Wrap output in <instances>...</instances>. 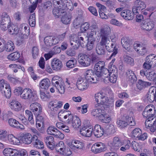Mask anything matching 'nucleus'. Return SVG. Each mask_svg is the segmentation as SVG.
Listing matches in <instances>:
<instances>
[{
    "instance_id": "obj_1",
    "label": "nucleus",
    "mask_w": 156,
    "mask_h": 156,
    "mask_svg": "<svg viewBox=\"0 0 156 156\" xmlns=\"http://www.w3.org/2000/svg\"><path fill=\"white\" fill-rule=\"evenodd\" d=\"M155 110L153 105H148L145 108L142 115L144 117L147 118L145 122L146 128L149 129L152 132L156 129V118H152L155 115Z\"/></svg>"
},
{
    "instance_id": "obj_2",
    "label": "nucleus",
    "mask_w": 156,
    "mask_h": 156,
    "mask_svg": "<svg viewBox=\"0 0 156 156\" xmlns=\"http://www.w3.org/2000/svg\"><path fill=\"white\" fill-rule=\"evenodd\" d=\"M110 41L107 36H103L101 37L100 41L98 44L105 47L106 50L109 52L113 51L109 59H111L112 57H114L117 53V49L116 47L113 44H109Z\"/></svg>"
},
{
    "instance_id": "obj_3",
    "label": "nucleus",
    "mask_w": 156,
    "mask_h": 156,
    "mask_svg": "<svg viewBox=\"0 0 156 156\" xmlns=\"http://www.w3.org/2000/svg\"><path fill=\"white\" fill-rule=\"evenodd\" d=\"M109 74L108 75L102 76L101 78L105 83L110 81L114 83L116 82L118 75L117 69L115 66H112L108 69Z\"/></svg>"
},
{
    "instance_id": "obj_4",
    "label": "nucleus",
    "mask_w": 156,
    "mask_h": 156,
    "mask_svg": "<svg viewBox=\"0 0 156 156\" xmlns=\"http://www.w3.org/2000/svg\"><path fill=\"white\" fill-rule=\"evenodd\" d=\"M105 63L104 61H99L96 63L94 69L96 70L95 73L97 77H101L109 74L108 69L105 68Z\"/></svg>"
},
{
    "instance_id": "obj_5",
    "label": "nucleus",
    "mask_w": 156,
    "mask_h": 156,
    "mask_svg": "<svg viewBox=\"0 0 156 156\" xmlns=\"http://www.w3.org/2000/svg\"><path fill=\"white\" fill-rule=\"evenodd\" d=\"M156 66V56L154 55H150L146 57L145 61L143 65V68L147 70L151 69L152 66Z\"/></svg>"
},
{
    "instance_id": "obj_6",
    "label": "nucleus",
    "mask_w": 156,
    "mask_h": 156,
    "mask_svg": "<svg viewBox=\"0 0 156 156\" xmlns=\"http://www.w3.org/2000/svg\"><path fill=\"white\" fill-rule=\"evenodd\" d=\"M68 145L72 150L75 152L83 150L84 146L83 143L76 140H72L69 143Z\"/></svg>"
},
{
    "instance_id": "obj_7",
    "label": "nucleus",
    "mask_w": 156,
    "mask_h": 156,
    "mask_svg": "<svg viewBox=\"0 0 156 156\" xmlns=\"http://www.w3.org/2000/svg\"><path fill=\"white\" fill-rule=\"evenodd\" d=\"M54 5H60L63 9L72 10L73 9V6L71 0H55Z\"/></svg>"
},
{
    "instance_id": "obj_8",
    "label": "nucleus",
    "mask_w": 156,
    "mask_h": 156,
    "mask_svg": "<svg viewBox=\"0 0 156 156\" xmlns=\"http://www.w3.org/2000/svg\"><path fill=\"white\" fill-rule=\"evenodd\" d=\"M125 118V120H119L117 121V124L120 128L126 127L128 125L130 126L135 125V121L133 120V117H130L127 116Z\"/></svg>"
},
{
    "instance_id": "obj_9",
    "label": "nucleus",
    "mask_w": 156,
    "mask_h": 156,
    "mask_svg": "<svg viewBox=\"0 0 156 156\" xmlns=\"http://www.w3.org/2000/svg\"><path fill=\"white\" fill-rule=\"evenodd\" d=\"M146 7V5L143 2L140 0H136L134 2L133 6L132 7V12L134 14L139 13L144 9Z\"/></svg>"
},
{
    "instance_id": "obj_10",
    "label": "nucleus",
    "mask_w": 156,
    "mask_h": 156,
    "mask_svg": "<svg viewBox=\"0 0 156 156\" xmlns=\"http://www.w3.org/2000/svg\"><path fill=\"white\" fill-rule=\"evenodd\" d=\"M84 76L87 81L91 83H96L98 80L95 77L94 71L91 69H89L85 72Z\"/></svg>"
},
{
    "instance_id": "obj_11",
    "label": "nucleus",
    "mask_w": 156,
    "mask_h": 156,
    "mask_svg": "<svg viewBox=\"0 0 156 156\" xmlns=\"http://www.w3.org/2000/svg\"><path fill=\"white\" fill-rule=\"evenodd\" d=\"M95 100L98 104H106L108 99L102 92H99L95 94Z\"/></svg>"
},
{
    "instance_id": "obj_12",
    "label": "nucleus",
    "mask_w": 156,
    "mask_h": 156,
    "mask_svg": "<svg viewBox=\"0 0 156 156\" xmlns=\"http://www.w3.org/2000/svg\"><path fill=\"white\" fill-rule=\"evenodd\" d=\"M106 150L105 144L101 142H98L94 144L91 147L92 151L95 153L104 151Z\"/></svg>"
},
{
    "instance_id": "obj_13",
    "label": "nucleus",
    "mask_w": 156,
    "mask_h": 156,
    "mask_svg": "<svg viewBox=\"0 0 156 156\" xmlns=\"http://www.w3.org/2000/svg\"><path fill=\"white\" fill-rule=\"evenodd\" d=\"M37 139V136L36 135L32 136L30 133L23 134L21 136V139L23 142L26 144L29 145L34 140Z\"/></svg>"
},
{
    "instance_id": "obj_14",
    "label": "nucleus",
    "mask_w": 156,
    "mask_h": 156,
    "mask_svg": "<svg viewBox=\"0 0 156 156\" xmlns=\"http://www.w3.org/2000/svg\"><path fill=\"white\" fill-rule=\"evenodd\" d=\"M21 97L24 99H30L35 98V96L33 94L32 90L29 88L24 89L20 94Z\"/></svg>"
},
{
    "instance_id": "obj_15",
    "label": "nucleus",
    "mask_w": 156,
    "mask_h": 156,
    "mask_svg": "<svg viewBox=\"0 0 156 156\" xmlns=\"http://www.w3.org/2000/svg\"><path fill=\"white\" fill-rule=\"evenodd\" d=\"M62 105V101L55 100L50 102L48 107L51 111L55 112L61 108Z\"/></svg>"
},
{
    "instance_id": "obj_16",
    "label": "nucleus",
    "mask_w": 156,
    "mask_h": 156,
    "mask_svg": "<svg viewBox=\"0 0 156 156\" xmlns=\"http://www.w3.org/2000/svg\"><path fill=\"white\" fill-rule=\"evenodd\" d=\"M80 64L84 67H87L91 64V60L89 56L85 54L81 55L79 58Z\"/></svg>"
},
{
    "instance_id": "obj_17",
    "label": "nucleus",
    "mask_w": 156,
    "mask_h": 156,
    "mask_svg": "<svg viewBox=\"0 0 156 156\" xmlns=\"http://www.w3.org/2000/svg\"><path fill=\"white\" fill-rule=\"evenodd\" d=\"M140 26L142 30L149 32L154 27V23L153 21H146L141 23Z\"/></svg>"
},
{
    "instance_id": "obj_18",
    "label": "nucleus",
    "mask_w": 156,
    "mask_h": 156,
    "mask_svg": "<svg viewBox=\"0 0 156 156\" xmlns=\"http://www.w3.org/2000/svg\"><path fill=\"white\" fill-rule=\"evenodd\" d=\"M134 48L139 56H142L147 53V49L146 47L139 44L135 43Z\"/></svg>"
},
{
    "instance_id": "obj_19",
    "label": "nucleus",
    "mask_w": 156,
    "mask_h": 156,
    "mask_svg": "<svg viewBox=\"0 0 156 156\" xmlns=\"http://www.w3.org/2000/svg\"><path fill=\"white\" fill-rule=\"evenodd\" d=\"M63 65L62 61L56 58H53L51 62V67L54 71H58L61 70L62 67Z\"/></svg>"
},
{
    "instance_id": "obj_20",
    "label": "nucleus",
    "mask_w": 156,
    "mask_h": 156,
    "mask_svg": "<svg viewBox=\"0 0 156 156\" xmlns=\"http://www.w3.org/2000/svg\"><path fill=\"white\" fill-rule=\"evenodd\" d=\"M87 81V80L81 77L79 78L76 82L77 88L81 90L87 89L88 87Z\"/></svg>"
},
{
    "instance_id": "obj_21",
    "label": "nucleus",
    "mask_w": 156,
    "mask_h": 156,
    "mask_svg": "<svg viewBox=\"0 0 156 156\" xmlns=\"http://www.w3.org/2000/svg\"><path fill=\"white\" fill-rule=\"evenodd\" d=\"M30 109L34 115L40 114L42 112L41 106L38 103L35 102L31 104L30 106Z\"/></svg>"
},
{
    "instance_id": "obj_22",
    "label": "nucleus",
    "mask_w": 156,
    "mask_h": 156,
    "mask_svg": "<svg viewBox=\"0 0 156 156\" xmlns=\"http://www.w3.org/2000/svg\"><path fill=\"white\" fill-rule=\"evenodd\" d=\"M93 128L92 126H90L87 127H84L80 130L81 134L86 137H90L93 133Z\"/></svg>"
},
{
    "instance_id": "obj_23",
    "label": "nucleus",
    "mask_w": 156,
    "mask_h": 156,
    "mask_svg": "<svg viewBox=\"0 0 156 156\" xmlns=\"http://www.w3.org/2000/svg\"><path fill=\"white\" fill-rule=\"evenodd\" d=\"M3 153L5 156H17L19 153L16 149L6 148L4 150Z\"/></svg>"
},
{
    "instance_id": "obj_24",
    "label": "nucleus",
    "mask_w": 156,
    "mask_h": 156,
    "mask_svg": "<svg viewBox=\"0 0 156 156\" xmlns=\"http://www.w3.org/2000/svg\"><path fill=\"white\" fill-rule=\"evenodd\" d=\"M9 106L11 109L16 112H18L21 110V105L17 101L12 100L9 103Z\"/></svg>"
},
{
    "instance_id": "obj_25",
    "label": "nucleus",
    "mask_w": 156,
    "mask_h": 156,
    "mask_svg": "<svg viewBox=\"0 0 156 156\" xmlns=\"http://www.w3.org/2000/svg\"><path fill=\"white\" fill-rule=\"evenodd\" d=\"M122 142L119 138L117 136L114 137L112 143V148L114 150H116L119 149V147L122 145Z\"/></svg>"
},
{
    "instance_id": "obj_26",
    "label": "nucleus",
    "mask_w": 156,
    "mask_h": 156,
    "mask_svg": "<svg viewBox=\"0 0 156 156\" xmlns=\"http://www.w3.org/2000/svg\"><path fill=\"white\" fill-rule=\"evenodd\" d=\"M126 76L128 81L132 83H134L137 80V78L133 71L130 69H128L126 72Z\"/></svg>"
},
{
    "instance_id": "obj_27",
    "label": "nucleus",
    "mask_w": 156,
    "mask_h": 156,
    "mask_svg": "<svg viewBox=\"0 0 156 156\" xmlns=\"http://www.w3.org/2000/svg\"><path fill=\"white\" fill-rule=\"evenodd\" d=\"M50 84V81L48 79L45 78L42 80L39 83L40 90L41 89L44 90H48Z\"/></svg>"
},
{
    "instance_id": "obj_28",
    "label": "nucleus",
    "mask_w": 156,
    "mask_h": 156,
    "mask_svg": "<svg viewBox=\"0 0 156 156\" xmlns=\"http://www.w3.org/2000/svg\"><path fill=\"white\" fill-rule=\"evenodd\" d=\"M77 39L74 35H71L69 37L70 44L74 49L78 48L80 45Z\"/></svg>"
},
{
    "instance_id": "obj_29",
    "label": "nucleus",
    "mask_w": 156,
    "mask_h": 156,
    "mask_svg": "<svg viewBox=\"0 0 156 156\" xmlns=\"http://www.w3.org/2000/svg\"><path fill=\"white\" fill-rule=\"evenodd\" d=\"M104 133V130L99 125H96L94 129V134L97 137L101 136Z\"/></svg>"
},
{
    "instance_id": "obj_30",
    "label": "nucleus",
    "mask_w": 156,
    "mask_h": 156,
    "mask_svg": "<svg viewBox=\"0 0 156 156\" xmlns=\"http://www.w3.org/2000/svg\"><path fill=\"white\" fill-rule=\"evenodd\" d=\"M65 10L63 9L61 6L59 5L58 7H55L53 9V13L55 17L58 18L65 12Z\"/></svg>"
},
{
    "instance_id": "obj_31",
    "label": "nucleus",
    "mask_w": 156,
    "mask_h": 156,
    "mask_svg": "<svg viewBox=\"0 0 156 156\" xmlns=\"http://www.w3.org/2000/svg\"><path fill=\"white\" fill-rule=\"evenodd\" d=\"M151 83L147 82H145L141 80H138L136 84V86L137 88L140 90L144 89L145 88L151 86Z\"/></svg>"
},
{
    "instance_id": "obj_32",
    "label": "nucleus",
    "mask_w": 156,
    "mask_h": 156,
    "mask_svg": "<svg viewBox=\"0 0 156 156\" xmlns=\"http://www.w3.org/2000/svg\"><path fill=\"white\" fill-rule=\"evenodd\" d=\"M61 16V21L63 24H67L70 23L72 17L71 15L67 14L65 11Z\"/></svg>"
},
{
    "instance_id": "obj_33",
    "label": "nucleus",
    "mask_w": 156,
    "mask_h": 156,
    "mask_svg": "<svg viewBox=\"0 0 156 156\" xmlns=\"http://www.w3.org/2000/svg\"><path fill=\"white\" fill-rule=\"evenodd\" d=\"M10 18L9 15L6 12L3 13L2 15V18L0 20V24H10Z\"/></svg>"
},
{
    "instance_id": "obj_34",
    "label": "nucleus",
    "mask_w": 156,
    "mask_h": 156,
    "mask_svg": "<svg viewBox=\"0 0 156 156\" xmlns=\"http://www.w3.org/2000/svg\"><path fill=\"white\" fill-rule=\"evenodd\" d=\"M67 111L64 112L63 113L64 115V118L65 119H66L68 118L67 120V123L69 124H71L72 122L75 119V116H74L69 112H68V113L66 114V113Z\"/></svg>"
},
{
    "instance_id": "obj_35",
    "label": "nucleus",
    "mask_w": 156,
    "mask_h": 156,
    "mask_svg": "<svg viewBox=\"0 0 156 156\" xmlns=\"http://www.w3.org/2000/svg\"><path fill=\"white\" fill-rule=\"evenodd\" d=\"M105 47L97 44L95 47V52L98 55H103L105 54Z\"/></svg>"
},
{
    "instance_id": "obj_36",
    "label": "nucleus",
    "mask_w": 156,
    "mask_h": 156,
    "mask_svg": "<svg viewBox=\"0 0 156 156\" xmlns=\"http://www.w3.org/2000/svg\"><path fill=\"white\" fill-rule=\"evenodd\" d=\"M8 140L11 144L16 145H19L20 143L19 139L13 136V134H9L8 136Z\"/></svg>"
},
{
    "instance_id": "obj_37",
    "label": "nucleus",
    "mask_w": 156,
    "mask_h": 156,
    "mask_svg": "<svg viewBox=\"0 0 156 156\" xmlns=\"http://www.w3.org/2000/svg\"><path fill=\"white\" fill-rule=\"evenodd\" d=\"M103 113H102L101 117H100L99 119L103 122L109 123L111 121L110 117L106 113L104 110Z\"/></svg>"
},
{
    "instance_id": "obj_38",
    "label": "nucleus",
    "mask_w": 156,
    "mask_h": 156,
    "mask_svg": "<svg viewBox=\"0 0 156 156\" xmlns=\"http://www.w3.org/2000/svg\"><path fill=\"white\" fill-rule=\"evenodd\" d=\"M2 94L7 98H9L11 95V90L10 85H7L5 89L1 91Z\"/></svg>"
},
{
    "instance_id": "obj_39",
    "label": "nucleus",
    "mask_w": 156,
    "mask_h": 156,
    "mask_svg": "<svg viewBox=\"0 0 156 156\" xmlns=\"http://www.w3.org/2000/svg\"><path fill=\"white\" fill-rule=\"evenodd\" d=\"M130 142L129 140H125L122 142V146L120 150L121 151H126L128 150L130 147Z\"/></svg>"
},
{
    "instance_id": "obj_40",
    "label": "nucleus",
    "mask_w": 156,
    "mask_h": 156,
    "mask_svg": "<svg viewBox=\"0 0 156 156\" xmlns=\"http://www.w3.org/2000/svg\"><path fill=\"white\" fill-rule=\"evenodd\" d=\"M104 133L108 134H114L115 132V128L113 125L107 126L104 130Z\"/></svg>"
},
{
    "instance_id": "obj_41",
    "label": "nucleus",
    "mask_w": 156,
    "mask_h": 156,
    "mask_svg": "<svg viewBox=\"0 0 156 156\" xmlns=\"http://www.w3.org/2000/svg\"><path fill=\"white\" fill-rule=\"evenodd\" d=\"M104 110L97 108L93 109L91 111V115L94 116H96L99 119L102 113H103Z\"/></svg>"
},
{
    "instance_id": "obj_42",
    "label": "nucleus",
    "mask_w": 156,
    "mask_h": 156,
    "mask_svg": "<svg viewBox=\"0 0 156 156\" xmlns=\"http://www.w3.org/2000/svg\"><path fill=\"white\" fill-rule=\"evenodd\" d=\"M19 29L17 27L13 24L11 23L8 26V31L10 34L12 35H16L19 32Z\"/></svg>"
},
{
    "instance_id": "obj_43",
    "label": "nucleus",
    "mask_w": 156,
    "mask_h": 156,
    "mask_svg": "<svg viewBox=\"0 0 156 156\" xmlns=\"http://www.w3.org/2000/svg\"><path fill=\"white\" fill-rule=\"evenodd\" d=\"M33 146L38 149H43L44 148L43 143L38 139L37 136V139L34 140L33 142Z\"/></svg>"
},
{
    "instance_id": "obj_44",
    "label": "nucleus",
    "mask_w": 156,
    "mask_h": 156,
    "mask_svg": "<svg viewBox=\"0 0 156 156\" xmlns=\"http://www.w3.org/2000/svg\"><path fill=\"white\" fill-rule=\"evenodd\" d=\"M142 134L141 129L138 128H136L131 132V136L132 138L138 139L139 136Z\"/></svg>"
},
{
    "instance_id": "obj_45",
    "label": "nucleus",
    "mask_w": 156,
    "mask_h": 156,
    "mask_svg": "<svg viewBox=\"0 0 156 156\" xmlns=\"http://www.w3.org/2000/svg\"><path fill=\"white\" fill-rule=\"evenodd\" d=\"M145 76L150 81H154L156 79V73L153 71L147 73Z\"/></svg>"
},
{
    "instance_id": "obj_46",
    "label": "nucleus",
    "mask_w": 156,
    "mask_h": 156,
    "mask_svg": "<svg viewBox=\"0 0 156 156\" xmlns=\"http://www.w3.org/2000/svg\"><path fill=\"white\" fill-rule=\"evenodd\" d=\"M129 40L126 38L122 37L121 40V43L123 47L126 50L128 51L129 49L130 45Z\"/></svg>"
},
{
    "instance_id": "obj_47",
    "label": "nucleus",
    "mask_w": 156,
    "mask_h": 156,
    "mask_svg": "<svg viewBox=\"0 0 156 156\" xmlns=\"http://www.w3.org/2000/svg\"><path fill=\"white\" fill-rule=\"evenodd\" d=\"M55 87L60 94H64L66 88L65 85L63 82L60 83Z\"/></svg>"
},
{
    "instance_id": "obj_48",
    "label": "nucleus",
    "mask_w": 156,
    "mask_h": 156,
    "mask_svg": "<svg viewBox=\"0 0 156 156\" xmlns=\"http://www.w3.org/2000/svg\"><path fill=\"white\" fill-rule=\"evenodd\" d=\"M70 124L74 128L76 129L80 126L81 122L79 118L76 116L75 119Z\"/></svg>"
},
{
    "instance_id": "obj_49",
    "label": "nucleus",
    "mask_w": 156,
    "mask_h": 156,
    "mask_svg": "<svg viewBox=\"0 0 156 156\" xmlns=\"http://www.w3.org/2000/svg\"><path fill=\"white\" fill-rule=\"evenodd\" d=\"M64 145V143L62 141L60 142L58 144H57L55 145V148L56 151L60 152V153L63 152L65 149Z\"/></svg>"
},
{
    "instance_id": "obj_50",
    "label": "nucleus",
    "mask_w": 156,
    "mask_h": 156,
    "mask_svg": "<svg viewBox=\"0 0 156 156\" xmlns=\"http://www.w3.org/2000/svg\"><path fill=\"white\" fill-rule=\"evenodd\" d=\"M77 64V61L74 58H72L69 60L66 63V66L69 68H72L75 67Z\"/></svg>"
},
{
    "instance_id": "obj_51",
    "label": "nucleus",
    "mask_w": 156,
    "mask_h": 156,
    "mask_svg": "<svg viewBox=\"0 0 156 156\" xmlns=\"http://www.w3.org/2000/svg\"><path fill=\"white\" fill-rule=\"evenodd\" d=\"M5 48L7 51H12L15 48V46L12 42L11 41H8L5 45Z\"/></svg>"
},
{
    "instance_id": "obj_52",
    "label": "nucleus",
    "mask_w": 156,
    "mask_h": 156,
    "mask_svg": "<svg viewBox=\"0 0 156 156\" xmlns=\"http://www.w3.org/2000/svg\"><path fill=\"white\" fill-rule=\"evenodd\" d=\"M20 56V54L15 52L11 53L8 56V58L12 61H15L17 60Z\"/></svg>"
},
{
    "instance_id": "obj_53",
    "label": "nucleus",
    "mask_w": 156,
    "mask_h": 156,
    "mask_svg": "<svg viewBox=\"0 0 156 156\" xmlns=\"http://www.w3.org/2000/svg\"><path fill=\"white\" fill-rule=\"evenodd\" d=\"M63 82V81L61 78L58 76H55L53 77L52 79V84L55 86Z\"/></svg>"
},
{
    "instance_id": "obj_54",
    "label": "nucleus",
    "mask_w": 156,
    "mask_h": 156,
    "mask_svg": "<svg viewBox=\"0 0 156 156\" xmlns=\"http://www.w3.org/2000/svg\"><path fill=\"white\" fill-rule=\"evenodd\" d=\"M30 130L32 133L35 134L34 135H36L37 136V137L41 136V133H44V132L43 129H41V128L38 129V130L39 131L34 128H30Z\"/></svg>"
},
{
    "instance_id": "obj_55",
    "label": "nucleus",
    "mask_w": 156,
    "mask_h": 156,
    "mask_svg": "<svg viewBox=\"0 0 156 156\" xmlns=\"http://www.w3.org/2000/svg\"><path fill=\"white\" fill-rule=\"evenodd\" d=\"M29 23L31 27H34L35 25V15L34 13L30 15L29 19Z\"/></svg>"
},
{
    "instance_id": "obj_56",
    "label": "nucleus",
    "mask_w": 156,
    "mask_h": 156,
    "mask_svg": "<svg viewBox=\"0 0 156 156\" xmlns=\"http://www.w3.org/2000/svg\"><path fill=\"white\" fill-rule=\"evenodd\" d=\"M25 113L28 117V121L32 125L34 124V121L33 119V116L32 112L28 110H26L25 111Z\"/></svg>"
},
{
    "instance_id": "obj_57",
    "label": "nucleus",
    "mask_w": 156,
    "mask_h": 156,
    "mask_svg": "<svg viewBox=\"0 0 156 156\" xmlns=\"http://www.w3.org/2000/svg\"><path fill=\"white\" fill-rule=\"evenodd\" d=\"M56 130H57V129L55 127L51 126L48 128L47 132L48 134L54 136L56 132Z\"/></svg>"
},
{
    "instance_id": "obj_58",
    "label": "nucleus",
    "mask_w": 156,
    "mask_h": 156,
    "mask_svg": "<svg viewBox=\"0 0 156 156\" xmlns=\"http://www.w3.org/2000/svg\"><path fill=\"white\" fill-rule=\"evenodd\" d=\"M52 36H47L44 38V41L45 44L47 46H52Z\"/></svg>"
},
{
    "instance_id": "obj_59",
    "label": "nucleus",
    "mask_w": 156,
    "mask_h": 156,
    "mask_svg": "<svg viewBox=\"0 0 156 156\" xmlns=\"http://www.w3.org/2000/svg\"><path fill=\"white\" fill-rule=\"evenodd\" d=\"M95 41L94 40H88L86 46L88 50L90 51L93 49L94 47Z\"/></svg>"
},
{
    "instance_id": "obj_60",
    "label": "nucleus",
    "mask_w": 156,
    "mask_h": 156,
    "mask_svg": "<svg viewBox=\"0 0 156 156\" xmlns=\"http://www.w3.org/2000/svg\"><path fill=\"white\" fill-rule=\"evenodd\" d=\"M8 123L10 126L14 128H15L16 126L19 124L18 121L12 118H10L9 119Z\"/></svg>"
},
{
    "instance_id": "obj_61",
    "label": "nucleus",
    "mask_w": 156,
    "mask_h": 156,
    "mask_svg": "<svg viewBox=\"0 0 156 156\" xmlns=\"http://www.w3.org/2000/svg\"><path fill=\"white\" fill-rule=\"evenodd\" d=\"M82 21L80 18H77L74 21L73 24L75 27L76 28L81 27Z\"/></svg>"
},
{
    "instance_id": "obj_62",
    "label": "nucleus",
    "mask_w": 156,
    "mask_h": 156,
    "mask_svg": "<svg viewBox=\"0 0 156 156\" xmlns=\"http://www.w3.org/2000/svg\"><path fill=\"white\" fill-rule=\"evenodd\" d=\"M131 147L134 151L139 152L140 147L138 143L134 141H132L131 143Z\"/></svg>"
},
{
    "instance_id": "obj_63",
    "label": "nucleus",
    "mask_w": 156,
    "mask_h": 156,
    "mask_svg": "<svg viewBox=\"0 0 156 156\" xmlns=\"http://www.w3.org/2000/svg\"><path fill=\"white\" fill-rule=\"evenodd\" d=\"M90 27V24L87 22L81 24L80 27V30L82 32H84L87 30Z\"/></svg>"
},
{
    "instance_id": "obj_64",
    "label": "nucleus",
    "mask_w": 156,
    "mask_h": 156,
    "mask_svg": "<svg viewBox=\"0 0 156 156\" xmlns=\"http://www.w3.org/2000/svg\"><path fill=\"white\" fill-rule=\"evenodd\" d=\"M124 61L128 64L132 65L133 64V59L130 56L128 55H125L124 56Z\"/></svg>"
}]
</instances>
